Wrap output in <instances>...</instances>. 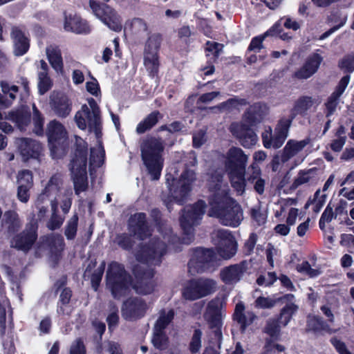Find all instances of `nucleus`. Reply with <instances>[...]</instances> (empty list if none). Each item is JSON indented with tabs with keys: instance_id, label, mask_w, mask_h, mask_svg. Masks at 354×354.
<instances>
[{
	"instance_id": "obj_7",
	"label": "nucleus",
	"mask_w": 354,
	"mask_h": 354,
	"mask_svg": "<svg viewBox=\"0 0 354 354\" xmlns=\"http://www.w3.org/2000/svg\"><path fill=\"white\" fill-rule=\"evenodd\" d=\"M170 174H167V185L169 190V197L165 200L168 209L169 203L175 201L182 204L188 197L192 187V183L196 180V174L193 170H186L181 175L178 180L172 178L170 183Z\"/></svg>"
},
{
	"instance_id": "obj_62",
	"label": "nucleus",
	"mask_w": 354,
	"mask_h": 354,
	"mask_svg": "<svg viewBox=\"0 0 354 354\" xmlns=\"http://www.w3.org/2000/svg\"><path fill=\"white\" fill-rule=\"evenodd\" d=\"M234 319L239 324L240 330H243V305L241 302L238 303L236 306Z\"/></svg>"
},
{
	"instance_id": "obj_37",
	"label": "nucleus",
	"mask_w": 354,
	"mask_h": 354,
	"mask_svg": "<svg viewBox=\"0 0 354 354\" xmlns=\"http://www.w3.org/2000/svg\"><path fill=\"white\" fill-rule=\"evenodd\" d=\"M144 65L151 76H155L158 71L159 62L158 55L144 54Z\"/></svg>"
},
{
	"instance_id": "obj_43",
	"label": "nucleus",
	"mask_w": 354,
	"mask_h": 354,
	"mask_svg": "<svg viewBox=\"0 0 354 354\" xmlns=\"http://www.w3.org/2000/svg\"><path fill=\"white\" fill-rule=\"evenodd\" d=\"M275 319H269L266 322L264 332L272 339H277L280 334V326Z\"/></svg>"
},
{
	"instance_id": "obj_12",
	"label": "nucleus",
	"mask_w": 354,
	"mask_h": 354,
	"mask_svg": "<svg viewBox=\"0 0 354 354\" xmlns=\"http://www.w3.org/2000/svg\"><path fill=\"white\" fill-rule=\"evenodd\" d=\"M218 266L217 259L213 250L198 248L192 254L188 269L194 275L205 271H213Z\"/></svg>"
},
{
	"instance_id": "obj_53",
	"label": "nucleus",
	"mask_w": 354,
	"mask_h": 354,
	"mask_svg": "<svg viewBox=\"0 0 354 354\" xmlns=\"http://www.w3.org/2000/svg\"><path fill=\"white\" fill-rule=\"evenodd\" d=\"M104 268H105V263L102 262L100 266L97 268V269L94 272V273L91 276L92 286L95 289V290H97V288L101 281Z\"/></svg>"
},
{
	"instance_id": "obj_31",
	"label": "nucleus",
	"mask_w": 354,
	"mask_h": 354,
	"mask_svg": "<svg viewBox=\"0 0 354 354\" xmlns=\"http://www.w3.org/2000/svg\"><path fill=\"white\" fill-rule=\"evenodd\" d=\"M46 55L52 68L57 73L63 71V60L60 49L57 46H50L46 48Z\"/></svg>"
},
{
	"instance_id": "obj_47",
	"label": "nucleus",
	"mask_w": 354,
	"mask_h": 354,
	"mask_svg": "<svg viewBox=\"0 0 354 354\" xmlns=\"http://www.w3.org/2000/svg\"><path fill=\"white\" fill-rule=\"evenodd\" d=\"M78 223V216L74 214L67 222L65 229V236L68 239H73L75 237Z\"/></svg>"
},
{
	"instance_id": "obj_32",
	"label": "nucleus",
	"mask_w": 354,
	"mask_h": 354,
	"mask_svg": "<svg viewBox=\"0 0 354 354\" xmlns=\"http://www.w3.org/2000/svg\"><path fill=\"white\" fill-rule=\"evenodd\" d=\"M317 171L315 167L299 171L294 180L292 186L297 188L304 184L315 183L317 180Z\"/></svg>"
},
{
	"instance_id": "obj_34",
	"label": "nucleus",
	"mask_w": 354,
	"mask_h": 354,
	"mask_svg": "<svg viewBox=\"0 0 354 354\" xmlns=\"http://www.w3.org/2000/svg\"><path fill=\"white\" fill-rule=\"evenodd\" d=\"M162 41V37L160 34L151 35L146 41L144 54L158 55L159 48Z\"/></svg>"
},
{
	"instance_id": "obj_27",
	"label": "nucleus",
	"mask_w": 354,
	"mask_h": 354,
	"mask_svg": "<svg viewBox=\"0 0 354 354\" xmlns=\"http://www.w3.org/2000/svg\"><path fill=\"white\" fill-rule=\"evenodd\" d=\"M64 28L77 34H86L91 30L88 23L77 15H68L65 17Z\"/></svg>"
},
{
	"instance_id": "obj_15",
	"label": "nucleus",
	"mask_w": 354,
	"mask_h": 354,
	"mask_svg": "<svg viewBox=\"0 0 354 354\" xmlns=\"http://www.w3.org/2000/svg\"><path fill=\"white\" fill-rule=\"evenodd\" d=\"M46 134L53 153H57L59 149H64L67 140V131L61 122L55 120L50 121L47 125Z\"/></svg>"
},
{
	"instance_id": "obj_59",
	"label": "nucleus",
	"mask_w": 354,
	"mask_h": 354,
	"mask_svg": "<svg viewBox=\"0 0 354 354\" xmlns=\"http://www.w3.org/2000/svg\"><path fill=\"white\" fill-rule=\"evenodd\" d=\"M339 66L347 72H353L354 71V55L345 56L339 63Z\"/></svg>"
},
{
	"instance_id": "obj_64",
	"label": "nucleus",
	"mask_w": 354,
	"mask_h": 354,
	"mask_svg": "<svg viewBox=\"0 0 354 354\" xmlns=\"http://www.w3.org/2000/svg\"><path fill=\"white\" fill-rule=\"evenodd\" d=\"M331 343L339 354H351L347 349L346 344L339 339L337 338H332Z\"/></svg>"
},
{
	"instance_id": "obj_5",
	"label": "nucleus",
	"mask_w": 354,
	"mask_h": 354,
	"mask_svg": "<svg viewBox=\"0 0 354 354\" xmlns=\"http://www.w3.org/2000/svg\"><path fill=\"white\" fill-rule=\"evenodd\" d=\"M142 159L152 180L159 179L163 166V141L153 137L145 139L140 145Z\"/></svg>"
},
{
	"instance_id": "obj_61",
	"label": "nucleus",
	"mask_w": 354,
	"mask_h": 354,
	"mask_svg": "<svg viewBox=\"0 0 354 354\" xmlns=\"http://www.w3.org/2000/svg\"><path fill=\"white\" fill-rule=\"evenodd\" d=\"M3 220L7 223H10L13 227H18L20 226V221L19 220L18 214L15 212H6L3 216Z\"/></svg>"
},
{
	"instance_id": "obj_49",
	"label": "nucleus",
	"mask_w": 354,
	"mask_h": 354,
	"mask_svg": "<svg viewBox=\"0 0 354 354\" xmlns=\"http://www.w3.org/2000/svg\"><path fill=\"white\" fill-rule=\"evenodd\" d=\"M240 103L235 99H230L225 102L220 104L216 106L212 107V109L218 110L221 112L232 111L234 109H237Z\"/></svg>"
},
{
	"instance_id": "obj_23",
	"label": "nucleus",
	"mask_w": 354,
	"mask_h": 354,
	"mask_svg": "<svg viewBox=\"0 0 354 354\" xmlns=\"http://www.w3.org/2000/svg\"><path fill=\"white\" fill-rule=\"evenodd\" d=\"M319 101L308 95L300 96L295 100L294 105L290 110V115L292 118H295L297 115L306 116L308 111H310L313 106H317L319 104Z\"/></svg>"
},
{
	"instance_id": "obj_33",
	"label": "nucleus",
	"mask_w": 354,
	"mask_h": 354,
	"mask_svg": "<svg viewBox=\"0 0 354 354\" xmlns=\"http://www.w3.org/2000/svg\"><path fill=\"white\" fill-rule=\"evenodd\" d=\"M281 25L279 22L276 23L271 28L266 31L263 35L256 37L252 39L250 44L248 46V50L259 52L262 48V42L265 37L268 36H273L279 33V28Z\"/></svg>"
},
{
	"instance_id": "obj_48",
	"label": "nucleus",
	"mask_w": 354,
	"mask_h": 354,
	"mask_svg": "<svg viewBox=\"0 0 354 354\" xmlns=\"http://www.w3.org/2000/svg\"><path fill=\"white\" fill-rule=\"evenodd\" d=\"M219 305V300H212L209 302L205 315V317L207 320H213L217 319L218 315Z\"/></svg>"
},
{
	"instance_id": "obj_9",
	"label": "nucleus",
	"mask_w": 354,
	"mask_h": 354,
	"mask_svg": "<svg viewBox=\"0 0 354 354\" xmlns=\"http://www.w3.org/2000/svg\"><path fill=\"white\" fill-rule=\"evenodd\" d=\"M205 203L199 201L194 205L187 207L180 218L184 236L183 243L189 244L194 240V227L199 224L205 213Z\"/></svg>"
},
{
	"instance_id": "obj_28",
	"label": "nucleus",
	"mask_w": 354,
	"mask_h": 354,
	"mask_svg": "<svg viewBox=\"0 0 354 354\" xmlns=\"http://www.w3.org/2000/svg\"><path fill=\"white\" fill-rule=\"evenodd\" d=\"M11 37L14 44V54L21 56L27 53L30 44L28 38L18 28H14L11 32Z\"/></svg>"
},
{
	"instance_id": "obj_17",
	"label": "nucleus",
	"mask_w": 354,
	"mask_h": 354,
	"mask_svg": "<svg viewBox=\"0 0 354 354\" xmlns=\"http://www.w3.org/2000/svg\"><path fill=\"white\" fill-rule=\"evenodd\" d=\"M37 228L35 223L27 226L25 230L12 238L11 246L24 252L28 251L37 239Z\"/></svg>"
},
{
	"instance_id": "obj_3",
	"label": "nucleus",
	"mask_w": 354,
	"mask_h": 354,
	"mask_svg": "<svg viewBox=\"0 0 354 354\" xmlns=\"http://www.w3.org/2000/svg\"><path fill=\"white\" fill-rule=\"evenodd\" d=\"M223 176L221 170L216 171L209 179V189L213 192L209 202V215L217 217L225 225L236 227L241 221V207L227 196V186L223 182Z\"/></svg>"
},
{
	"instance_id": "obj_19",
	"label": "nucleus",
	"mask_w": 354,
	"mask_h": 354,
	"mask_svg": "<svg viewBox=\"0 0 354 354\" xmlns=\"http://www.w3.org/2000/svg\"><path fill=\"white\" fill-rule=\"evenodd\" d=\"M17 145L24 161L30 158L38 159L42 153L41 145L32 139L19 138L17 140Z\"/></svg>"
},
{
	"instance_id": "obj_60",
	"label": "nucleus",
	"mask_w": 354,
	"mask_h": 354,
	"mask_svg": "<svg viewBox=\"0 0 354 354\" xmlns=\"http://www.w3.org/2000/svg\"><path fill=\"white\" fill-rule=\"evenodd\" d=\"M115 241L120 247L124 250H129L132 246L131 238L128 235H118L115 238Z\"/></svg>"
},
{
	"instance_id": "obj_30",
	"label": "nucleus",
	"mask_w": 354,
	"mask_h": 354,
	"mask_svg": "<svg viewBox=\"0 0 354 354\" xmlns=\"http://www.w3.org/2000/svg\"><path fill=\"white\" fill-rule=\"evenodd\" d=\"M8 118L15 122L20 130L26 129L30 122V113L26 107L10 111Z\"/></svg>"
},
{
	"instance_id": "obj_10",
	"label": "nucleus",
	"mask_w": 354,
	"mask_h": 354,
	"mask_svg": "<svg viewBox=\"0 0 354 354\" xmlns=\"http://www.w3.org/2000/svg\"><path fill=\"white\" fill-rule=\"evenodd\" d=\"M226 168L232 186L240 195L243 194V153L241 149L232 148L227 155Z\"/></svg>"
},
{
	"instance_id": "obj_41",
	"label": "nucleus",
	"mask_w": 354,
	"mask_h": 354,
	"mask_svg": "<svg viewBox=\"0 0 354 354\" xmlns=\"http://www.w3.org/2000/svg\"><path fill=\"white\" fill-rule=\"evenodd\" d=\"M293 120L294 118H292L290 115L289 118H281L274 127V132H277L287 138Z\"/></svg>"
},
{
	"instance_id": "obj_50",
	"label": "nucleus",
	"mask_w": 354,
	"mask_h": 354,
	"mask_svg": "<svg viewBox=\"0 0 354 354\" xmlns=\"http://www.w3.org/2000/svg\"><path fill=\"white\" fill-rule=\"evenodd\" d=\"M250 216L258 225L264 224L267 219V215L261 212L260 207L256 206L251 209Z\"/></svg>"
},
{
	"instance_id": "obj_52",
	"label": "nucleus",
	"mask_w": 354,
	"mask_h": 354,
	"mask_svg": "<svg viewBox=\"0 0 354 354\" xmlns=\"http://www.w3.org/2000/svg\"><path fill=\"white\" fill-rule=\"evenodd\" d=\"M277 302V299L259 297L255 301V306L259 308H272L276 305Z\"/></svg>"
},
{
	"instance_id": "obj_57",
	"label": "nucleus",
	"mask_w": 354,
	"mask_h": 354,
	"mask_svg": "<svg viewBox=\"0 0 354 354\" xmlns=\"http://www.w3.org/2000/svg\"><path fill=\"white\" fill-rule=\"evenodd\" d=\"M86 91L95 97L101 96V91L99 84L96 79L92 78L91 81L86 83Z\"/></svg>"
},
{
	"instance_id": "obj_42",
	"label": "nucleus",
	"mask_w": 354,
	"mask_h": 354,
	"mask_svg": "<svg viewBox=\"0 0 354 354\" xmlns=\"http://www.w3.org/2000/svg\"><path fill=\"white\" fill-rule=\"evenodd\" d=\"M252 170L254 175L248 180L254 181V189L258 194H262L264 192L265 181L262 178H259L261 169L257 165H253Z\"/></svg>"
},
{
	"instance_id": "obj_13",
	"label": "nucleus",
	"mask_w": 354,
	"mask_h": 354,
	"mask_svg": "<svg viewBox=\"0 0 354 354\" xmlns=\"http://www.w3.org/2000/svg\"><path fill=\"white\" fill-rule=\"evenodd\" d=\"M88 3L93 15L109 29L115 32H120L122 30L120 17L114 9L95 0H90Z\"/></svg>"
},
{
	"instance_id": "obj_1",
	"label": "nucleus",
	"mask_w": 354,
	"mask_h": 354,
	"mask_svg": "<svg viewBox=\"0 0 354 354\" xmlns=\"http://www.w3.org/2000/svg\"><path fill=\"white\" fill-rule=\"evenodd\" d=\"M177 238L172 234L170 229H166L163 234L153 235L148 242L143 243L136 254V259L141 263L136 266L133 271L136 278L133 288L138 294L148 295L154 290L155 283L152 280L153 269L149 266H157L162 261V257L166 254L168 244L174 243Z\"/></svg>"
},
{
	"instance_id": "obj_14",
	"label": "nucleus",
	"mask_w": 354,
	"mask_h": 354,
	"mask_svg": "<svg viewBox=\"0 0 354 354\" xmlns=\"http://www.w3.org/2000/svg\"><path fill=\"white\" fill-rule=\"evenodd\" d=\"M215 290V281L201 278L189 281L183 289V295L186 299L196 300L212 294Z\"/></svg>"
},
{
	"instance_id": "obj_58",
	"label": "nucleus",
	"mask_w": 354,
	"mask_h": 354,
	"mask_svg": "<svg viewBox=\"0 0 354 354\" xmlns=\"http://www.w3.org/2000/svg\"><path fill=\"white\" fill-rule=\"evenodd\" d=\"M32 187H28L26 186H18L17 196L19 201L24 203H28L30 199V191Z\"/></svg>"
},
{
	"instance_id": "obj_16",
	"label": "nucleus",
	"mask_w": 354,
	"mask_h": 354,
	"mask_svg": "<svg viewBox=\"0 0 354 354\" xmlns=\"http://www.w3.org/2000/svg\"><path fill=\"white\" fill-rule=\"evenodd\" d=\"M216 250L219 257L223 259L232 258L237 249L234 236L227 230H218L216 232Z\"/></svg>"
},
{
	"instance_id": "obj_38",
	"label": "nucleus",
	"mask_w": 354,
	"mask_h": 354,
	"mask_svg": "<svg viewBox=\"0 0 354 354\" xmlns=\"http://www.w3.org/2000/svg\"><path fill=\"white\" fill-rule=\"evenodd\" d=\"M158 112H153L141 121L136 127V132L141 134L150 129L158 122Z\"/></svg>"
},
{
	"instance_id": "obj_63",
	"label": "nucleus",
	"mask_w": 354,
	"mask_h": 354,
	"mask_svg": "<svg viewBox=\"0 0 354 354\" xmlns=\"http://www.w3.org/2000/svg\"><path fill=\"white\" fill-rule=\"evenodd\" d=\"M71 354H86L84 343L81 339H76L71 345Z\"/></svg>"
},
{
	"instance_id": "obj_11",
	"label": "nucleus",
	"mask_w": 354,
	"mask_h": 354,
	"mask_svg": "<svg viewBox=\"0 0 354 354\" xmlns=\"http://www.w3.org/2000/svg\"><path fill=\"white\" fill-rule=\"evenodd\" d=\"M106 283L113 297L119 298L127 292L131 283V278L121 264L112 262L106 272Z\"/></svg>"
},
{
	"instance_id": "obj_18",
	"label": "nucleus",
	"mask_w": 354,
	"mask_h": 354,
	"mask_svg": "<svg viewBox=\"0 0 354 354\" xmlns=\"http://www.w3.org/2000/svg\"><path fill=\"white\" fill-rule=\"evenodd\" d=\"M147 309L145 301L139 297L127 300L122 306V316L126 319L133 320L143 317Z\"/></svg>"
},
{
	"instance_id": "obj_35",
	"label": "nucleus",
	"mask_w": 354,
	"mask_h": 354,
	"mask_svg": "<svg viewBox=\"0 0 354 354\" xmlns=\"http://www.w3.org/2000/svg\"><path fill=\"white\" fill-rule=\"evenodd\" d=\"M307 329L315 333L328 331L329 327L327 324L318 316H309L307 320Z\"/></svg>"
},
{
	"instance_id": "obj_55",
	"label": "nucleus",
	"mask_w": 354,
	"mask_h": 354,
	"mask_svg": "<svg viewBox=\"0 0 354 354\" xmlns=\"http://www.w3.org/2000/svg\"><path fill=\"white\" fill-rule=\"evenodd\" d=\"M277 279V274L274 272H270L266 276L261 275L257 279V283L259 286L265 285L269 286L272 285Z\"/></svg>"
},
{
	"instance_id": "obj_39",
	"label": "nucleus",
	"mask_w": 354,
	"mask_h": 354,
	"mask_svg": "<svg viewBox=\"0 0 354 354\" xmlns=\"http://www.w3.org/2000/svg\"><path fill=\"white\" fill-rule=\"evenodd\" d=\"M32 122L34 125V128L32 129L33 132L37 135H43L44 133V119L42 116L41 113L37 109L35 104L32 105Z\"/></svg>"
},
{
	"instance_id": "obj_36",
	"label": "nucleus",
	"mask_w": 354,
	"mask_h": 354,
	"mask_svg": "<svg viewBox=\"0 0 354 354\" xmlns=\"http://www.w3.org/2000/svg\"><path fill=\"white\" fill-rule=\"evenodd\" d=\"M298 306L295 304H286L281 310L278 322L283 326L288 324L292 315L297 312Z\"/></svg>"
},
{
	"instance_id": "obj_54",
	"label": "nucleus",
	"mask_w": 354,
	"mask_h": 354,
	"mask_svg": "<svg viewBox=\"0 0 354 354\" xmlns=\"http://www.w3.org/2000/svg\"><path fill=\"white\" fill-rule=\"evenodd\" d=\"M131 25L133 32L136 34H140L147 31V25L142 19H133L131 21Z\"/></svg>"
},
{
	"instance_id": "obj_2",
	"label": "nucleus",
	"mask_w": 354,
	"mask_h": 354,
	"mask_svg": "<svg viewBox=\"0 0 354 354\" xmlns=\"http://www.w3.org/2000/svg\"><path fill=\"white\" fill-rule=\"evenodd\" d=\"M63 180L60 174L53 175L44 187L42 192L37 196L34 205L37 210V219L41 221L45 218L50 205L51 214L46 223V227L50 230L60 228L65 217L58 214V203L60 201L61 208L64 214L68 213L71 204L72 192L63 191Z\"/></svg>"
},
{
	"instance_id": "obj_45",
	"label": "nucleus",
	"mask_w": 354,
	"mask_h": 354,
	"mask_svg": "<svg viewBox=\"0 0 354 354\" xmlns=\"http://www.w3.org/2000/svg\"><path fill=\"white\" fill-rule=\"evenodd\" d=\"M71 290L68 288H64L60 294L59 302L61 305L57 309L59 314H66L68 315L71 313V310L65 308L64 306L68 304L71 297Z\"/></svg>"
},
{
	"instance_id": "obj_4",
	"label": "nucleus",
	"mask_w": 354,
	"mask_h": 354,
	"mask_svg": "<svg viewBox=\"0 0 354 354\" xmlns=\"http://www.w3.org/2000/svg\"><path fill=\"white\" fill-rule=\"evenodd\" d=\"M87 104H83L76 112L74 120L77 127L82 130L88 129L96 136L97 145L91 149L90 168L94 169L102 165L105 152L100 141L102 132L101 111L97 102L93 98L87 99Z\"/></svg>"
},
{
	"instance_id": "obj_20",
	"label": "nucleus",
	"mask_w": 354,
	"mask_h": 354,
	"mask_svg": "<svg viewBox=\"0 0 354 354\" xmlns=\"http://www.w3.org/2000/svg\"><path fill=\"white\" fill-rule=\"evenodd\" d=\"M49 104L51 110L58 117L66 118L71 111L72 103L68 97L63 93H52Z\"/></svg>"
},
{
	"instance_id": "obj_26",
	"label": "nucleus",
	"mask_w": 354,
	"mask_h": 354,
	"mask_svg": "<svg viewBox=\"0 0 354 354\" xmlns=\"http://www.w3.org/2000/svg\"><path fill=\"white\" fill-rule=\"evenodd\" d=\"M2 93H0V109L10 106L17 97L19 88L16 85L9 84L7 82H0Z\"/></svg>"
},
{
	"instance_id": "obj_25",
	"label": "nucleus",
	"mask_w": 354,
	"mask_h": 354,
	"mask_svg": "<svg viewBox=\"0 0 354 354\" xmlns=\"http://www.w3.org/2000/svg\"><path fill=\"white\" fill-rule=\"evenodd\" d=\"M129 225L130 230L141 239L151 235L149 227L146 223V215L144 213L133 215L129 219Z\"/></svg>"
},
{
	"instance_id": "obj_46",
	"label": "nucleus",
	"mask_w": 354,
	"mask_h": 354,
	"mask_svg": "<svg viewBox=\"0 0 354 354\" xmlns=\"http://www.w3.org/2000/svg\"><path fill=\"white\" fill-rule=\"evenodd\" d=\"M17 183L18 186L23 185L28 187H32L33 176L32 171L27 169L19 171L17 174Z\"/></svg>"
},
{
	"instance_id": "obj_40",
	"label": "nucleus",
	"mask_w": 354,
	"mask_h": 354,
	"mask_svg": "<svg viewBox=\"0 0 354 354\" xmlns=\"http://www.w3.org/2000/svg\"><path fill=\"white\" fill-rule=\"evenodd\" d=\"M174 317L173 310H163L160 313V316L156 322L154 328L162 330L172 321Z\"/></svg>"
},
{
	"instance_id": "obj_22",
	"label": "nucleus",
	"mask_w": 354,
	"mask_h": 354,
	"mask_svg": "<svg viewBox=\"0 0 354 354\" xmlns=\"http://www.w3.org/2000/svg\"><path fill=\"white\" fill-rule=\"evenodd\" d=\"M350 81V76L346 75L343 77L335 91L328 97L326 106V116L327 118L330 117L336 111L337 104H339V97L344 93L346 88L347 87Z\"/></svg>"
},
{
	"instance_id": "obj_51",
	"label": "nucleus",
	"mask_w": 354,
	"mask_h": 354,
	"mask_svg": "<svg viewBox=\"0 0 354 354\" xmlns=\"http://www.w3.org/2000/svg\"><path fill=\"white\" fill-rule=\"evenodd\" d=\"M297 270L298 272L306 274L310 277H315L320 274V271L317 269L312 268L308 261H304L302 263L298 265Z\"/></svg>"
},
{
	"instance_id": "obj_44",
	"label": "nucleus",
	"mask_w": 354,
	"mask_h": 354,
	"mask_svg": "<svg viewBox=\"0 0 354 354\" xmlns=\"http://www.w3.org/2000/svg\"><path fill=\"white\" fill-rule=\"evenodd\" d=\"M153 346L159 349H164L167 346V337L164 330L153 328V335L151 339Z\"/></svg>"
},
{
	"instance_id": "obj_6",
	"label": "nucleus",
	"mask_w": 354,
	"mask_h": 354,
	"mask_svg": "<svg viewBox=\"0 0 354 354\" xmlns=\"http://www.w3.org/2000/svg\"><path fill=\"white\" fill-rule=\"evenodd\" d=\"M76 150L71 165L72 179L77 195L84 192L88 187L86 165L87 143L81 138H75Z\"/></svg>"
},
{
	"instance_id": "obj_24",
	"label": "nucleus",
	"mask_w": 354,
	"mask_h": 354,
	"mask_svg": "<svg viewBox=\"0 0 354 354\" xmlns=\"http://www.w3.org/2000/svg\"><path fill=\"white\" fill-rule=\"evenodd\" d=\"M310 142V139L302 140H289L283 147L281 154V162H287L291 158L299 154Z\"/></svg>"
},
{
	"instance_id": "obj_29",
	"label": "nucleus",
	"mask_w": 354,
	"mask_h": 354,
	"mask_svg": "<svg viewBox=\"0 0 354 354\" xmlns=\"http://www.w3.org/2000/svg\"><path fill=\"white\" fill-rule=\"evenodd\" d=\"M243 275V263L225 267L221 272V279L227 284H233L237 283L241 280Z\"/></svg>"
},
{
	"instance_id": "obj_56",
	"label": "nucleus",
	"mask_w": 354,
	"mask_h": 354,
	"mask_svg": "<svg viewBox=\"0 0 354 354\" xmlns=\"http://www.w3.org/2000/svg\"><path fill=\"white\" fill-rule=\"evenodd\" d=\"M201 335L200 330H195L190 342V350L192 353L198 352L201 347Z\"/></svg>"
},
{
	"instance_id": "obj_8",
	"label": "nucleus",
	"mask_w": 354,
	"mask_h": 354,
	"mask_svg": "<svg viewBox=\"0 0 354 354\" xmlns=\"http://www.w3.org/2000/svg\"><path fill=\"white\" fill-rule=\"evenodd\" d=\"M268 113V107L261 103H255L248 109L245 115V147H250L257 143V125L263 121Z\"/></svg>"
},
{
	"instance_id": "obj_21",
	"label": "nucleus",
	"mask_w": 354,
	"mask_h": 354,
	"mask_svg": "<svg viewBox=\"0 0 354 354\" xmlns=\"http://www.w3.org/2000/svg\"><path fill=\"white\" fill-rule=\"evenodd\" d=\"M323 57L317 53L309 56L304 65L295 72L293 77L298 80H306L313 76L318 70Z\"/></svg>"
}]
</instances>
